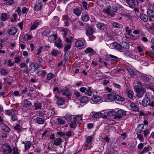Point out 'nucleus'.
<instances>
[{"instance_id": "nucleus-1", "label": "nucleus", "mask_w": 154, "mask_h": 154, "mask_svg": "<svg viewBox=\"0 0 154 154\" xmlns=\"http://www.w3.org/2000/svg\"><path fill=\"white\" fill-rule=\"evenodd\" d=\"M64 118L68 121L70 122V127L75 129L79 121L82 119V116H65Z\"/></svg>"}, {"instance_id": "nucleus-2", "label": "nucleus", "mask_w": 154, "mask_h": 154, "mask_svg": "<svg viewBox=\"0 0 154 154\" xmlns=\"http://www.w3.org/2000/svg\"><path fill=\"white\" fill-rule=\"evenodd\" d=\"M105 98L108 101H112L114 100L121 101H124L125 100L124 98L113 92L106 95Z\"/></svg>"}, {"instance_id": "nucleus-3", "label": "nucleus", "mask_w": 154, "mask_h": 154, "mask_svg": "<svg viewBox=\"0 0 154 154\" xmlns=\"http://www.w3.org/2000/svg\"><path fill=\"white\" fill-rule=\"evenodd\" d=\"M109 8L103 9V11L104 13L113 17L115 15L114 13L117 12V8L115 6H113L111 7L109 6Z\"/></svg>"}, {"instance_id": "nucleus-4", "label": "nucleus", "mask_w": 154, "mask_h": 154, "mask_svg": "<svg viewBox=\"0 0 154 154\" xmlns=\"http://www.w3.org/2000/svg\"><path fill=\"white\" fill-rule=\"evenodd\" d=\"M145 97L142 102L143 106L144 107H147L149 106L151 107H154V101H152L151 102L150 98L147 96L146 94H145Z\"/></svg>"}, {"instance_id": "nucleus-5", "label": "nucleus", "mask_w": 154, "mask_h": 154, "mask_svg": "<svg viewBox=\"0 0 154 154\" xmlns=\"http://www.w3.org/2000/svg\"><path fill=\"white\" fill-rule=\"evenodd\" d=\"M2 151L3 154H8L12 152V149L10 145L4 144L2 147Z\"/></svg>"}, {"instance_id": "nucleus-6", "label": "nucleus", "mask_w": 154, "mask_h": 154, "mask_svg": "<svg viewBox=\"0 0 154 154\" xmlns=\"http://www.w3.org/2000/svg\"><path fill=\"white\" fill-rule=\"evenodd\" d=\"M109 47L111 49H113L117 50L119 51L122 52V49L120 46V44H119L117 42H115L111 43L110 44Z\"/></svg>"}, {"instance_id": "nucleus-7", "label": "nucleus", "mask_w": 154, "mask_h": 154, "mask_svg": "<svg viewBox=\"0 0 154 154\" xmlns=\"http://www.w3.org/2000/svg\"><path fill=\"white\" fill-rule=\"evenodd\" d=\"M145 91L146 90L142 87H138L136 89V92L137 94V96L138 98L142 97Z\"/></svg>"}, {"instance_id": "nucleus-8", "label": "nucleus", "mask_w": 154, "mask_h": 154, "mask_svg": "<svg viewBox=\"0 0 154 154\" xmlns=\"http://www.w3.org/2000/svg\"><path fill=\"white\" fill-rule=\"evenodd\" d=\"M34 10L36 11L40 10L42 8L43 5L41 0H37L34 4Z\"/></svg>"}, {"instance_id": "nucleus-9", "label": "nucleus", "mask_w": 154, "mask_h": 154, "mask_svg": "<svg viewBox=\"0 0 154 154\" xmlns=\"http://www.w3.org/2000/svg\"><path fill=\"white\" fill-rule=\"evenodd\" d=\"M28 68L31 72L33 73L38 68V67L36 65L35 63L30 62Z\"/></svg>"}, {"instance_id": "nucleus-10", "label": "nucleus", "mask_w": 154, "mask_h": 154, "mask_svg": "<svg viewBox=\"0 0 154 154\" xmlns=\"http://www.w3.org/2000/svg\"><path fill=\"white\" fill-rule=\"evenodd\" d=\"M107 111L106 110H103L100 112H92L90 116H107Z\"/></svg>"}, {"instance_id": "nucleus-11", "label": "nucleus", "mask_w": 154, "mask_h": 154, "mask_svg": "<svg viewBox=\"0 0 154 154\" xmlns=\"http://www.w3.org/2000/svg\"><path fill=\"white\" fill-rule=\"evenodd\" d=\"M126 68L130 74L131 76L134 78L136 76V74L137 72L136 69L134 68H131L129 66H127Z\"/></svg>"}, {"instance_id": "nucleus-12", "label": "nucleus", "mask_w": 154, "mask_h": 154, "mask_svg": "<svg viewBox=\"0 0 154 154\" xmlns=\"http://www.w3.org/2000/svg\"><path fill=\"white\" fill-rule=\"evenodd\" d=\"M42 21L39 20H35L33 23V24L30 26V29L32 30L35 29L39 25L42 23Z\"/></svg>"}, {"instance_id": "nucleus-13", "label": "nucleus", "mask_w": 154, "mask_h": 154, "mask_svg": "<svg viewBox=\"0 0 154 154\" xmlns=\"http://www.w3.org/2000/svg\"><path fill=\"white\" fill-rule=\"evenodd\" d=\"M17 31V29L15 27H11L8 29L7 32L10 35H14L16 34Z\"/></svg>"}, {"instance_id": "nucleus-14", "label": "nucleus", "mask_w": 154, "mask_h": 154, "mask_svg": "<svg viewBox=\"0 0 154 154\" xmlns=\"http://www.w3.org/2000/svg\"><path fill=\"white\" fill-rule=\"evenodd\" d=\"M120 44L122 49V52L123 51L124 49L127 50L129 49V45L127 42H122Z\"/></svg>"}, {"instance_id": "nucleus-15", "label": "nucleus", "mask_w": 154, "mask_h": 154, "mask_svg": "<svg viewBox=\"0 0 154 154\" xmlns=\"http://www.w3.org/2000/svg\"><path fill=\"white\" fill-rule=\"evenodd\" d=\"M90 18L89 15L88 14L82 13L81 16V19L83 21L85 22H87L89 20Z\"/></svg>"}, {"instance_id": "nucleus-16", "label": "nucleus", "mask_w": 154, "mask_h": 154, "mask_svg": "<svg viewBox=\"0 0 154 154\" xmlns=\"http://www.w3.org/2000/svg\"><path fill=\"white\" fill-rule=\"evenodd\" d=\"M97 28L101 30H103L106 29V24L101 22H99L97 24Z\"/></svg>"}, {"instance_id": "nucleus-17", "label": "nucleus", "mask_w": 154, "mask_h": 154, "mask_svg": "<svg viewBox=\"0 0 154 154\" xmlns=\"http://www.w3.org/2000/svg\"><path fill=\"white\" fill-rule=\"evenodd\" d=\"M82 8L80 9L79 8H76L73 9V12L76 15L79 16L80 15L82 11Z\"/></svg>"}, {"instance_id": "nucleus-18", "label": "nucleus", "mask_w": 154, "mask_h": 154, "mask_svg": "<svg viewBox=\"0 0 154 154\" xmlns=\"http://www.w3.org/2000/svg\"><path fill=\"white\" fill-rule=\"evenodd\" d=\"M23 143L24 144L25 151L29 149L32 145V142L30 141H27L25 142H23Z\"/></svg>"}, {"instance_id": "nucleus-19", "label": "nucleus", "mask_w": 154, "mask_h": 154, "mask_svg": "<svg viewBox=\"0 0 154 154\" xmlns=\"http://www.w3.org/2000/svg\"><path fill=\"white\" fill-rule=\"evenodd\" d=\"M84 43L81 40H78L75 43V46L79 48H81L84 46Z\"/></svg>"}, {"instance_id": "nucleus-20", "label": "nucleus", "mask_w": 154, "mask_h": 154, "mask_svg": "<svg viewBox=\"0 0 154 154\" xmlns=\"http://www.w3.org/2000/svg\"><path fill=\"white\" fill-rule=\"evenodd\" d=\"M23 106V107L28 108L30 107L32 105V103L29 101L25 100L22 102Z\"/></svg>"}, {"instance_id": "nucleus-21", "label": "nucleus", "mask_w": 154, "mask_h": 154, "mask_svg": "<svg viewBox=\"0 0 154 154\" xmlns=\"http://www.w3.org/2000/svg\"><path fill=\"white\" fill-rule=\"evenodd\" d=\"M55 45L59 49H61L63 47V44L61 40L59 39L57 40L54 43Z\"/></svg>"}, {"instance_id": "nucleus-22", "label": "nucleus", "mask_w": 154, "mask_h": 154, "mask_svg": "<svg viewBox=\"0 0 154 154\" xmlns=\"http://www.w3.org/2000/svg\"><path fill=\"white\" fill-rule=\"evenodd\" d=\"M144 128V125L143 124H139L137 126L136 131L137 133H141Z\"/></svg>"}, {"instance_id": "nucleus-23", "label": "nucleus", "mask_w": 154, "mask_h": 154, "mask_svg": "<svg viewBox=\"0 0 154 154\" xmlns=\"http://www.w3.org/2000/svg\"><path fill=\"white\" fill-rule=\"evenodd\" d=\"M91 117L90 118V120L91 121H95L98 120V119L101 118L102 119H105L106 118L107 116H91Z\"/></svg>"}, {"instance_id": "nucleus-24", "label": "nucleus", "mask_w": 154, "mask_h": 154, "mask_svg": "<svg viewBox=\"0 0 154 154\" xmlns=\"http://www.w3.org/2000/svg\"><path fill=\"white\" fill-rule=\"evenodd\" d=\"M57 103L58 105L61 106L64 103L65 100L62 98L57 97Z\"/></svg>"}, {"instance_id": "nucleus-25", "label": "nucleus", "mask_w": 154, "mask_h": 154, "mask_svg": "<svg viewBox=\"0 0 154 154\" xmlns=\"http://www.w3.org/2000/svg\"><path fill=\"white\" fill-rule=\"evenodd\" d=\"M1 127L2 128V130L5 132H8L10 131V130L8 127L3 123H1Z\"/></svg>"}, {"instance_id": "nucleus-26", "label": "nucleus", "mask_w": 154, "mask_h": 154, "mask_svg": "<svg viewBox=\"0 0 154 154\" xmlns=\"http://www.w3.org/2000/svg\"><path fill=\"white\" fill-rule=\"evenodd\" d=\"M140 17L144 22H147L148 20V17L147 15L144 14H141L140 15Z\"/></svg>"}, {"instance_id": "nucleus-27", "label": "nucleus", "mask_w": 154, "mask_h": 154, "mask_svg": "<svg viewBox=\"0 0 154 154\" xmlns=\"http://www.w3.org/2000/svg\"><path fill=\"white\" fill-rule=\"evenodd\" d=\"M131 108L134 111H137L139 110V108L134 103L130 102Z\"/></svg>"}, {"instance_id": "nucleus-28", "label": "nucleus", "mask_w": 154, "mask_h": 154, "mask_svg": "<svg viewBox=\"0 0 154 154\" xmlns=\"http://www.w3.org/2000/svg\"><path fill=\"white\" fill-rule=\"evenodd\" d=\"M126 2L131 8H134L135 6V1L133 0H126Z\"/></svg>"}, {"instance_id": "nucleus-29", "label": "nucleus", "mask_w": 154, "mask_h": 154, "mask_svg": "<svg viewBox=\"0 0 154 154\" xmlns=\"http://www.w3.org/2000/svg\"><path fill=\"white\" fill-rule=\"evenodd\" d=\"M150 149H152L151 146H147L145 147L143 150L139 154H143L146 152H149Z\"/></svg>"}, {"instance_id": "nucleus-30", "label": "nucleus", "mask_w": 154, "mask_h": 154, "mask_svg": "<svg viewBox=\"0 0 154 154\" xmlns=\"http://www.w3.org/2000/svg\"><path fill=\"white\" fill-rule=\"evenodd\" d=\"M92 100L94 102H98L100 101L101 98L100 97L98 96H94L91 98Z\"/></svg>"}, {"instance_id": "nucleus-31", "label": "nucleus", "mask_w": 154, "mask_h": 154, "mask_svg": "<svg viewBox=\"0 0 154 154\" xmlns=\"http://www.w3.org/2000/svg\"><path fill=\"white\" fill-rule=\"evenodd\" d=\"M85 52L86 54H92L94 53V50L91 48H88L85 50Z\"/></svg>"}, {"instance_id": "nucleus-32", "label": "nucleus", "mask_w": 154, "mask_h": 154, "mask_svg": "<svg viewBox=\"0 0 154 154\" xmlns=\"http://www.w3.org/2000/svg\"><path fill=\"white\" fill-rule=\"evenodd\" d=\"M126 93L127 94L129 98L130 99L133 98L134 93L132 91L127 90H126Z\"/></svg>"}, {"instance_id": "nucleus-33", "label": "nucleus", "mask_w": 154, "mask_h": 154, "mask_svg": "<svg viewBox=\"0 0 154 154\" xmlns=\"http://www.w3.org/2000/svg\"><path fill=\"white\" fill-rule=\"evenodd\" d=\"M15 110L14 109L7 110L6 111V113L9 115H12V116H15Z\"/></svg>"}, {"instance_id": "nucleus-34", "label": "nucleus", "mask_w": 154, "mask_h": 154, "mask_svg": "<svg viewBox=\"0 0 154 154\" xmlns=\"http://www.w3.org/2000/svg\"><path fill=\"white\" fill-rule=\"evenodd\" d=\"M36 121V122L39 124H44L45 121V120L41 118L37 117L36 119H34Z\"/></svg>"}, {"instance_id": "nucleus-35", "label": "nucleus", "mask_w": 154, "mask_h": 154, "mask_svg": "<svg viewBox=\"0 0 154 154\" xmlns=\"http://www.w3.org/2000/svg\"><path fill=\"white\" fill-rule=\"evenodd\" d=\"M116 112V116H125L126 115V112L121 109L118 110Z\"/></svg>"}, {"instance_id": "nucleus-36", "label": "nucleus", "mask_w": 154, "mask_h": 154, "mask_svg": "<svg viewBox=\"0 0 154 154\" xmlns=\"http://www.w3.org/2000/svg\"><path fill=\"white\" fill-rule=\"evenodd\" d=\"M62 142V140L60 138H57L56 139L54 142V144L58 146L61 144Z\"/></svg>"}, {"instance_id": "nucleus-37", "label": "nucleus", "mask_w": 154, "mask_h": 154, "mask_svg": "<svg viewBox=\"0 0 154 154\" xmlns=\"http://www.w3.org/2000/svg\"><path fill=\"white\" fill-rule=\"evenodd\" d=\"M56 39L57 37L56 36L54 35H50L48 37V40L50 42H54Z\"/></svg>"}, {"instance_id": "nucleus-38", "label": "nucleus", "mask_w": 154, "mask_h": 154, "mask_svg": "<svg viewBox=\"0 0 154 154\" xmlns=\"http://www.w3.org/2000/svg\"><path fill=\"white\" fill-rule=\"evenodd\" d=\"M88 100V97L87 96H84L80 98L79 99L80 102L85 103L87 102Z\"/></svg>"}, {"instance_id": "nucleus-39", "label": "nucleus", "mask_w": 154, "mask_h": 154, "mask_svg": "<svg viewBox=\"0 0 154 154\" xmlns=\"http://www.w3.org/2000/svg\"><path fill=\"white\" fill-rule=\"evenodd\" d=\"M115 151L116 152L113 148L111 149V148H108L106 149V152L104 153V154H112L114 153Z\"/></svg>"}, {"instance_id": "nucleus-40", "label": "nucleus", "mask_w": 154, "mask_h": 154, "mask_svg": "<svg viewBox=\"0 0 154 154\" xmlns=\"http://www.w3.org/2000/svg\"><path fill=\"white\" fill-rule=\"evenodd\" d=\"M148 16L150 17H154V11L152 10H148L147 12Z\"/></svg>"}, {"instance_id": "nucleus-41", "label": "nucleus", "mask_w": 154, "mask_h": 154, "mask_svg": "<svg viewBox=\"0 0 154 154\" xmlns=\"http://www.w3.org/2000/svg\"><path fill=\"white\" fill-rule=\"evenodd\" d=\"M82 4H83V7L86 10H88L89 8V6L88 5L87 3L85 1H82Z\"/></svg>"}, {"instance_id": "nucleus-42", "label": "nucleus", "mask_w": 154, "mask_h": 154, "mask_svg": "<svg viewBox=\"0 0 154 154\" xmlns=\"http://www.w3.org/2000/svg\"><path fill=\"white\" fill-rule=\"evenodd\" d=\"M51 53L53 56L56 57L59 54V52L57 50L54 49L53 50Z\"/></svg>"}, {"instance_id": "nucleus-43", "label": "nucleus", "mask_w": 154, "mask_h": 154, "mask_svg": "<svg viewBox=\"0 0 154 154\" xmlns=\"http://www.w3.org/2000/svg\"><path fill=\"white\" fill-rule=\"evenodd\" d=\"M93 33V31L91 28H88L86 32V34L87 36H88L89 35H92Z\"/></svg>"}, {"instance_id": "nucleus-44", "label": "nucleus", "mask_w": 154, "mask_h": 154, "mask_svg": "<svg viewBox=\"0 0 154 154\" xmlns=\"http://www.w3.org/2000/svg\"><path fill=\"white\" fill-rule=\"evenodd\" d=\"M140 78L142 80L145 82L148 81L149 79V77L143 75H141L140 76Z\"/></svg>"}, {"instance_id": "nucleus-45", "label": "nucleus", "mask_w": 154, "mask_h": 154, "mask_svg": "<svg viewBox=\"0 0 154 154\" xmlns=\"http://www.w3.org/2000/svg\"><path fill=\"white\" fill-rule=\"evenodd\" d=\"M71 45L72 44H68V43H67L65 45L64 48V51L65 52H66L71 48Z\"/></svg>"}, {"instance_id": "nucleus-46", "label": "nucleus", "mask_w": 154, "mask_h": 154, "mask_svg": "<svg viewBox=\"0 0 154 154\" xmlns=\"http://www.w3.org/2000/svg\"><path fill=\"white\" fill-rule=\"evenodd\" d=\"M116 112L115 110H112L107 112V116H115L116 115Z\"/></svg>"}, {"instance_id": "nucleus-47", "label": "nucleus", "mask_w": 154, "mask_h": 154, "mask_svg": "<svg viewBox=\"0 0 154 154\" xmlns=\"http://www.w3.org/2000/svg\"><path fill=\"white\" fill-rule=\"evenodd\" d=\"M91 88L88 87V89L86 90V92L85 93V94L89 96L92 95L93 92L91 91Z\"/></svg>"}, {"instance_id": "nucleus-48", "label": "nucleus", "mask_w": 154, "mask_h": 154, "mask_svg": "<svg viewBox=\"0 0 154 154\" xmlns=\"http://www.w3.org/2000/svg\"><path fill=\"white\" fill-rule=\"evenodd\" d=\"M12 149L13 152L12 154H20L19 150L17 147H13Z\"/></svg>"}, {"instance_id": "nucleus-49", "label": "nucleus", "mask_w": 154, "mask_h": 154, "mask_svg": "<svg viewBox=\"0 0 154 154\" xmlns=\"http://www.w3.org/2000/svg\"><path fill=\"white\" fill-rule=\"evenodd\" d=\"M7 18V15L5 13H3L1 16V20L3 21H5Z\"/></svg>"}, {"instance_id": "nucleus-50", "label": "nucleus", "mask_w": 154, "mask_h": 154, "mask_svg": "<svg viewBox=\"0 0 154 154\" xmlns=\"http://www.w3.org/2000/svg\"><path fill=\"white\" fill-rule=\"evenodd\" d=\"M1 72L4 75H6L8 74L7 70L3 68H2L1 69Z\"/></svg>"}, {"instance_id": "nucleus-51", "label": "nucleus", "mask_w": 154, "mask_h": 154, "mask_svg": "<svg viewBox=\"0 0 154 154\" xmlns=\"http://www.w3.org/2000/svg\"><path fill=\"white\" fill-rule=\"evenodd\" d=\"M54 77V75L52 73H49L47 76L46 79L48 80H51Z\"/></svg>"}, {"instance_id": "nucleus-52", "label": "nucleus", "mask_w": 154, "mask_h": 154, "mask_svg": "<svg viewBox=\"0 0 154 154\" xmlns=\"http://www.w3.org/2000/svg\"><path fill=\"white\" fill-rule=\"evenodd\" d=\"M42 105L40 103H35V106L36 109H41V108Z\"/></svg>"}, {"instance_id": "nucleus-53", "label": "nucleus", "mask_w": 154, "mask_h": 154, "mask_svg": "<svg viewBox=\"0 0 154 154\" xmlns=\"http://www.w3.org/2000/svg\"><path fill=\"white\" fill-rule=\"evenodd\" d=\"M112 39V37L109 35H107L105 36L104 39L106 41H108L111 40Z\"/></svg>"}, {"instance_id": "nucleus-54", "label": "nucleus", "mask_w": 154, "mask_h": 154, "mask_svg": "<svg viewBox=\"0 0 154 154\" xmlns=\"http://www.w3.org/2000/svg\"><path fill=\"white\" fill-rule=\"evenodd\" d=\"M62 34L63 37H65L67 36V34L68 32L67 30L63 29L62 30Z\"/></svg>"}, {"instance_id": "nucleus-55", "label": "nucleus", "mask_w": 154, "mask_h": 154, "mask_svg": "<svg viewBox=\"0 0 154 154\" xmlns=\"http://www.w3.org/2000/svg\"><path fill=\"white\" fill-rule=\"evenodd\" d=\"M144 136L145 137H146L147 135L149 134L150 131L148 129H146L143 131Z\"/></svg>"}, {"instance_id": "nucleus-56", "label": "nucleus", "mask_w": 154, "mask_h": 154, "mask_svg": "<svg viewBox=\"0 0 154 154\" xmlns=\"http://www.w3.org/2000/svg\"><path fill=\"white\" fill-rule=\"evenodd\" d=\"M147 55L149 56L152 58L154 59V54L151 51H147L146 52Z\"/></svg>"}, {"instance_id": "nucleus-57", "label": "nucleus", "mask_w": 154, "mask_h": 154, "mask_svg": "<svg viewBox=\"0 0 154 154\" xmlns=\"http://www.w3.org/2000/svg\"><path fill=\"white\" fill-rule=\"evenodd\" d=\"M14 3V1L13 0H9L6 2V5H12Z\"/></svg>"}, {"instance_id": "nucleus-58", "label": "nucleus", "mask_w": 154, "mask_h": 154, "mask_svg": "<svg viewBox=\"0 0 154 154\" xmlns=\"http://www.w3.org/2000/svg\"><path fill=\"white\" fill-rule=\"evenodd\" d=\"M32 37V35H28L26 34H25L24 36V38L27 40H30Z\"/></svg>"}, {"instance_id": "nucleus-59", "label": "nucleus", "mask_w": 154, "mask_h": 154, "mask_svg": "<svg viewBox=\"0 0 154 154\" xmlns=\"http://www.w3.org/2000/svg\"><path fill=\"white\" fill-rule=\"evenodd\" d=\"M69 89L66 87L64 88V92L62 93L63 95V96L66 95L69 93Z\"/></svg>"}, {"instance_id": "nucleus-60", "label": "nucleus", "mask_w": 154, "mask_h": 154, "mask_svg": "<svg viewBox=\"0 0 154 154\" xmlns=\"http://www.w3.org/2000/svg\"><path fill=\"white\" fill-rule=\"evenodd\" d=\"M57 120L58 121V123L60 124H62L65 123V121L63 120L60 118H58L57 119Z\"/></svg>"}, {"instance_id": "nucleus-61", "label": "nucleus", "mask_w": 154, "mask_h": 154, "mask_svg": "<svg viewBox=\"0 0 154 154\" xmlns=\"http://www.w3.org/2000/svg\"><path fill=\"white\" fill-rule=\"evenodd\" d=\"M120 24L118 23L114 22L112 23V26H113L114 27L116 28H120Z\"/></svg>"}, {"instance_id": "nucleus-62", "label": "nucleus", "mask_w": 154, "mask_h": 154, "mask_svg": "<svg viewBox=\"0 0 154 154\" xmlns=\"http://www.w3.org/2000/svg\"><path fill=\"white\" fill-rule=\"evenodd\" d=\"M109 56L110 57V58H112V59H111V60H114L115 61H117L118 58L117 57L112 55V54H109Z\"/></svg>"}, {"instance_id": "nucleus-63", "label": "nucleus", "mask_w": 154, "mask_h": 154, "mask_svg": "<svg viewBox=\"0 0 154 154\" xmlns=\"http://www.w3.org/2000/svg\"><path fill=\"white\" fill-rule=\"evenodd\" d=\"M137 137L139 139V140L141 142H143V136L141 134H137Z\"/></svg>"}, {"instance_id": "nucleus-64", "label": "nucleus", "mask_w": 154, "mask_h": 154, "mask_svg": "<svg viewBox=\"0 0 154 154\" xmlns=\"http://www.w3.org/2000/svg\"><path fill=\"white\" fill-rule=\"evenodd\" d=\"M125 30L126 32H127V34L128 35H130L131 33L132 30L131 29H130L128 26H127L125 27Z\"/></svg>"}]
</instances>
